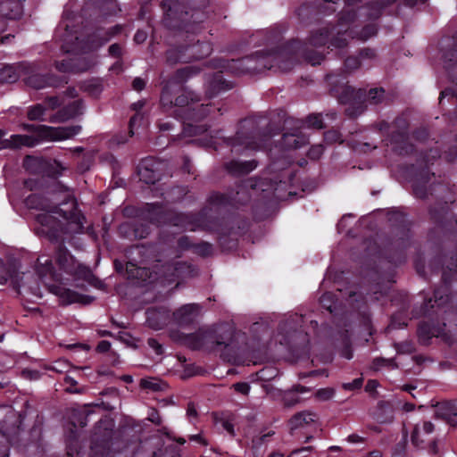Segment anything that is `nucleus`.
<instances>
[{"label": "nucleus", "mask_w": 457, "mask_h": 457, "mask_svg": "<svg viewBox=\"0 0 457 457\" xmlns=\"http://www.w3.org/2000/svg\"><path fill=\"white\" fill-rule=\"evenodd\" d=\"M454 414L453 406L448 403H440L436 405V415L444 419Z\"/></svg>", "instance_id": "obj_49"}, {"label": "nucleus", "mask_w": 457, "mask_h": 457, "mask_svg": "<svg viewBox=\"0 0 457 457\" xmlns=\"http://www.w3.org/2000/svg\"><path fill=\"white\" fill-rule=\"evenodd\" d=\"M433 431L434 425L430 421H424L421 425H416L411 434L412 444L418 447H422V445Z\"/></svg>", "instance_id": "obj_35"}, {"label": "nucleus", "mask_w": 457, "mask_h": 457, "mask_svg": "<svg viewBox=\"0 0 457 457\" xmlns=\"http://www.w3.org/2000/svg\"><path fill=\"white\" fill-rule=\"evenodd\" d=\"M140 386L145 389H151L153 391L162 390L160 381L155 378H145L141 379Z\"/></svg>", "instance_id": "obj_53"}, {"label": "nucleus", "mask_w": 457, "mask_h": 457, "mask_svg": "<svg viewBox=\"0 0 457 457\" xmlns=\"http://www.w3.org/2000/svg\"><path fill=\"white\" fill-rule=\"evenodd\" d=\"M412 137L419 142H425L429 137L428 130L426 128H417L412 131Z\"/></svg>", "instance_id": "obj_56"}, {"label": "nucleus", "mask_w": 457, "mask_h": 457, "mask_svg": "<svg viewBox=\"0 0 457 457\" xmlns=\"http://www.w3.org/2000/svg\"><path fill=\"white\" fill-rule=\"evenodd\" d=\"M187 344L194 349H214V326L200 328L187 337Z\"/></svg>", "instance_id": "obj_25"}, {"label": "nucleus", "mask_w": 457, "mask_h": 457, "mask_svg": "<svg viewBox=\"0 0 457 457\" xmlns=\"http://www.w3.org/2000/svg\"><path fill=\"white\" fill-rule=\"evenodd\" d=\"M125 271L128 279L138 280L131 286H150V283H145L146 278L150 277V270L145 267L138 266L135 261H128L125 264Z\"/></svg>", "instance_id": "obj_30"}, {"label": "nucleus", "mask_w": 457, "mask_h": 457, "mask_svg": "<svg viewBox=\"0 0 457 457\" xmlns=\"http://www.w3.org/2000/svg\"><path fill=\"white\" fill-rule=\"evenodd\" d=\"M414 267L417 271V273L420 277H425L427 275L426 271V264L423 257L421 255H418L414 260Z\"/></svg>", "instance_id": "obj_57"}, {"label": "nucleus", "mask_w": 457, "mask_h": 457, "mask_svg": "<svg viewBox=\"0 0 457 457\" xmlns=\"http://www.w3.org/2000/svg\"><path fill=\"white\" fill-rule=\"evenodd\" d=\"M82 100H74L60 108L51 119L52 122H64L74 119L82 112Z\"/></svg>", "instance_id": "obj_29"}, {"label": "nucleus", "mask_w": 457, "mask_h": 457, "mask_svg": "<svg viewBox=\"0 0 457 457\" xmlns=\"http://www.w3.org/2000/svg\"><path fill=\"white\" fill-rule=\"evenodd\" d=\"M409 120L403 116H397L392 124H390V128L393 127V130L389 131V133H403L409 134Z\"/></svg>", "instance_id": "obj_42"}, {"label": "nucleus", "mask_w": 457, "mask_h": 457, "mask_svg": "<svg viewBox=\"0 0 457 457\" xmlns=\"http://www.w3.org/2000/svg\"><path fill=\"white\" fill-rule=\"evenodd\" d=\"M442 58L449 79L457 86V35L453 37L451 47L444 51ZM445 99L450 104L454 105L453 112L457 119V87H446L441 91L439 104L442 108L445 106ZM444 158L448 162L457 160V135L455 144L444 152Z\"/></svg>", "instance_id": "obj_11"}, {"label": "nucleus", "mask_w": 457, "mask_h": 457, "mask_svg": "<svg viewBox=\"0 0 457 457\" xmlns=\"http://www.w3.org/2000/svg\"><path fill=\"white\" fill-rule=\"evenodd\" d=\"M146 322L155 330L162 329L170 320V313L166 309H148L146 312Z\"/></svg>", "instance_id": "obj_32"}, {"label": "nucleus", "mask_w": 457, "mask_h": 457, "mask_svg": "<svg viewBox=\"0 0 457 457\" xmlns=\"http://www.w3.org/2000/svg\"><path fill=\"white\" fill-rule=\"evenodd\" d=\"M304 122L303 129H323L324 123L320 114H310L304 120L300 119Z\"/></svg>", "instance_id": "obj_44"}, {"label": "nucleus", "mask_w": 457, "mask_h": 457, "mask_svg": "<svg viewBox=\"0 0 457 457\" xmlns=\"http://www.w3.org/2000/svg\"><path fill=\"white\" fill-rule=\"evenodd\" d=\"M24 0H3L4 11L1 12V16L8 20H18L23 14Z\"/></svg>", "instance_id": "obj_36"}, {"label": "nucleus", "mask_w": 457, "mask_h": 457, "mask_svg": "<svg viewBox=\"0 0 457 457\" xmlns=\"http://www.w3.org/2000/svg\"><path fill=\"white\" fill-rule=\"evenodd\" d=\"M145 106V101L139 100L136 103H133L130 106L131 110L135 111L136 113L129 119V127L135 128L137 124H139L143 120V114L141 113V110Z\"/></svg>", "instance_id": "obj_43"}, {"label": "nucleus", "mask_w": 457, "mask_h": 457, "mask_svg": "<svg viewBox=\"0 0 457 457\" xmlns=\"http://www.w3.org/2000/svg\"><path fill=\"white\" fill-rule=\"evenodd\" d=\"M33 276L36 277V286H56L57 282H60L59 286H67L62 281V275L55 270L52 260L46 256H39L37 259Z\"/></svg>", "instance_id": "obj_18"}, {"label": "nucleus", "mask_w": 457, "mask_h": 457, "mask_svg": "<svg viewBox=\"0 0 457 457\" xmlns=\"http://www.w3.org/2000/svg\"><path fill=\"white\" fill-rule=\"evenodd\" d=\"M199 72L200 69L195 66H186L177 70L172 79L167 81L162 88L160 104L163 112H170L173 109L174 95L178 90L179 84L185 82Z\"/></svg>", "instance_id": "obj_15"}, {"label": "nucleus", "mask_w": 457, "mask_h": 457, "mask_svg": "<svg viewBox=\"0 0 457 457\" xmlns=\"http://www.w3.org/2000/svg\"><path fill=\"white\" fill-rule=\"evenodd\" d=\"M46 108L42 104H37L29 107L27 116L29 120H46L44 114Z\"/></svg>", "instance_id": "obj_45"}, {"label": "nucleus", "mask_w": 457, "mask_h": 457, "mask_svg": "<svg viewBox=\"0 0 457 457\" xmlns=\"http://www.w3.org/2000/svg\"><path fill=\"white\" fill-rule=\"evenodd\" d=\"M354 13L349 12H341L338 15L337 24H328L326 27L312 30L308 37V41H302L307 46L308 51H312L320 55V59L319 62L312 64L303 55L297 54L295 60H294L293 66L302 61L315 66L320 64L325 59L324 54L314 49L313 47L323 46L328 44V48H337L339 50L345 49L348 45V40L344 37L343 26L347 25L354 18ZM299 41V39H297Z\"/></svg>", "instance_id": "obj_9"}, {"label": "nucleus", "mask_w": 457, "mask_h": 457, "mask_svg": "<svg viewBox=\"0 0 457 457\" xmlns=\"http://www.w3.org/2000/svg\"><path fill=\"white\" fill-rule=\"evenodd\" d=\"M195 267L186 262H178L173 267V276L180 278L185 277H192L195 274Z\"/></svg>", "instance_id": "obj_40"}, {"label": "nucleus", "mask_w": 457, "mask_h": 457, "mask_svg": "<svg viewBox=\"0 0 457 457\" xmlns=\"http://www.w3.org/2000/svg\"><path fill=\"white\" fill-rule=\"evenodd\" d=\"M69 366L70 365L68 361L60 360L55 361L52 366H50L49 370L62 373L65 371L69 368Z\"/></svg>", "instance_id": "obj_62"}, {"label": "nucleus", "mask_w": 457, "mask_h": 457, "mask_svg": "<svg viewBox=\"0 0 457 457\" xmlns=\"http://www.w3.org/2000/svg\"><path fill=\"white\" fill-rule=\"evenodd\" d=\"M233 388L237 392L247 395L250 391V385L246 382H238L233 385Z\"/></svg>", "instance_id": "obj_63"}, {"label": "nucleus", "mask_w": 457, "mask_h": 457, "mask_svg": "<svg viewBox=\"0 0 457 457\" xmlns=\"http://www.w3.org/2000/svg\"><path fill=\"white\" fill-rule=\"evenodd\" d=\"M150 226L138 221L123 223L120 227V232L129 239H143L150 234Z\"/></svg>", "instance_id": "obj_28"}, {"label": "nucleus", "mask_w": 457, "mask_h": 457, "mask_svg": "<svg viewBox=\"0 0 457 457\" xmlns=\"http://www.w3.org/2000/svg\"><path fill=\"white\" fill-rule=\"evenodd\" d=\"M300 398L292 391L287 392L284 395L283 402L287 407H292L299 403Z\"/></svg>", "instance_id": "obj_58"}, {"label": "nucleus", "mask_w": 457, "mask_h": 457, "mask_svg": "<svg viewBox=\"0 0 457 457\" xmlns=\"http://www.w3.org/2000/svg\"><path fill=\"white\" fill-rule=\"evenodd\" d=\"M189 190L186 186H174L166 192V199L171 203L181 202Z\"/></svg>", "instance_id": "obj_39"}, {"label": "nucleus", "mask_w": 457, "mask_h": 457, "mask_svg": "<svg viewBox=\"0 0 457 457\" xmlns=\"http://www.w3.org/2000/svg\"><path fill=\"white\" fill-rule=\"evenodd\" d=\"M27 129L40 140L49 141H61L71 138L81 131V126L79 125L53 128L46 125L30 124L27 126Z\"/></svg>", "instance_id": "obj_17"}, {"label": "nucleus", "mask_w": 457, "mask_h": 457, "mask_svg": "<svg viewBox=\"0 0 457 457\" xmlns=\"http://www.w3.org/2000/svg\"><path fill=\"white\" fill-rule=\"evenodd\" d=\"M134 135V128L129 126L128 132H120L114 135L112 138V142L117 145H123L128 142L129 138L132 137Z\"/></svg>", "instance_id": "obj_51"}, {"label": "nucleus", "mask_w": 457, "mask_h": 457, "mask_svg": "<svg viewBox=\"0 0 457 457\" xmlns=\"http://www.w3.org/2000/svg\"><path fill=\"white\" fill-rule=\"evenodd\" d=\"M320 304L331 313L337 310V300H335L331 293L328 292L322 295L320 297Z\"/></svg>", "instance_id": "obj_48"}, {"label": "nucleus", "mask_w": 457, "mask_h": 457, "mask_svg": "<svg viewBox=\"0 0 457 457\" xmlns=\"http://www.w3.org/2000/svg\"><path fill=\"white\" fill-rule=\"evenodd\" d=\"M123 30V26L117 24L111 28H109L105 32L104 35L102 37L98 33V31L93 33L92 35L87 36L86 40H80L79 37H75V43L72 46L68 47L66 45H63L62 46V49L65 52H89L92 50H95L100 46H102L104 44L111 40L113 37L120 34Z\"/></svg>", "instance_id": "obj_16"}, {"label": "nucleus", "mask_w": 457, "mask_h": 457, "mask_svg": "<svg viewBox=\"0 0 457 457\" xmlns=\"http://www.w3.org/2000/svg\"><path fill=\"white\" fill-rule=\"evenodd\" d=\"M341 278H342V273L335 272L333 274L332 270L328 269V271H327V274L325 276L324 280L320 284V286H323V283H324L325 280H328V281H329L331 283H334V284L339 283Z\"/></svg>", "instance_id": "obj_61"}, {"label": "nucleus", "mask_w": 457, "mask_h": 457, "mask_svg": "<svg viewBox=\"0 0 457 457\" xmlns=\"http://www.w3.org/2000/svg\"><path fill=\"white\" fill-rule=\"evenodd\" d=\"M21 78V72L20 71L19 64L14 65H4L0 68V83H13Z\"/></svg>", "instance_id": "obj_38"}, {"label": "nucleus", "mask_w": 457, "mask_h": 457, "mask_svg": "<svg viewBox=\"0 0 457 457\" xmlns=\"http://www.w3.org/2000/svg\"><path fill=\"white\" fill-rule=\"evenodd\" d=\"M21 79L26 86L34 89L63 87L68 83L65 76L53 73H43L41 66L37 62H22L19 63Z\"/></svg>", "instance_id": "obj_13"}, {"label": "nucleus", "mask_w": 457, "mask_h": 457, "mask_svg": "<svg viewBox=\"0 0 457 457\" xmlns=\"http://www.w3.org/2000/svg\"><path fill=\"white\" fill-rule=\"evenodd\" d=\"M113 443L110 440L103 439L101 442L94 439L89 457H114L115 453L112 450Z\"/></svg>", "instance_id": "obj_37"}, {"label": "nucleus", "mask_w": 457, "mask_h": 457, "mask_svg": "<svg viewBox=\"0 0 457 457\" xmlns=\"http://www.w3.org/2000/svg\"><path fill=\"white\" fill-rule=\"evenodd\" d=\"M386 215L393 228V237L383 250L376 247V253L381 254L389 263L397 266L406 261V251L411 245V223L406 213L400 209H390ZM374 245L377 246L376 244Z\"/></svg>", "instance_id": "obj_10"}, {"label": "nucleus", "mask_w": 457, "mask_h": 457, "mask_svg": "<svg viewBox=\"0 0 457 457\" xmlns=\"http://www.w3.org/2000/svg\"><path fill=\"white\" fill-rule=\"evenodd\" d=\"M361 65V62L359 56H348L344 61V66L348 72L358 69Z\"/></svg>", "instance_id": "obj_52"}, {"label": "nucleus", "mask_w": 457, "mask_h": 457, "mask_svg": "<svg viewBox=\"0 0 457 457\" xmlns=\"http://www.w3.org/2000/svg\"><path fill=\"white\" fill-rule=\"evenodd\" d=\"M325 80L328 86L329 94L336 97L340 104L357 105L360 112L363 109V104H378L385 101L386 91L383 87L355 89L348 85L345 72L337 71L328 73Z\"/></svg>", "instance_id": "obj_8"}, {"label": "nucleus", "mask_w": 457, "mask_h": 457, "mask_svg": "<svg viewBox=\"0 0 457 457\" xmlns=\"http://www.w3.org/2000/svg\"><path fill=\"white\" fill-rule=\"evenodd\" d=\"M264 184L259 180L248 179L240 181L227 193L212 192L208 197V204L219 213H224L220 221L215 225V232L219 234L218 242L223 249H232L237 242L230 236L235 229H243L245 220L239 217L237 210L240 206L246 205L251 201L250 189L261 188Z\"/></svg>", "instance_id": "obj_6"}, {"label": "nucleus", "mask_w": 457, "mask_h": 457, "mask_svg": "<svg viewBox=\"0 0 457 457\" xmlns=\"http://www.w3.org/2000/svg\"><path fill=\"white\" fill-rule=\"evenodd\" d=\"M30 273L21 271V262L10 258L5 262L0 259V285L10 283L9 286H26Z\"/></svg>", "instance_id": "obj_20"}, {"label": "nucleus", "mask_w": 457, "mask_h": 457, "mask_svg": "<svg viewBox=\"0 0 457 457\" xmlns=\"http://www.w3.org/2000/svg\"><path fill=\"white\" fill-rule=\"evenodd\" d=\"M45 104L48 106V108L54 110L61 105V100L58 96H48L45 100Z\"/></svg>", "instance_id": "obj_64"}, {"label": "nucleus", "mask_w": 457, "mask_h": 457, "mask_svg": "<svg viewBox=\"0 0 457 457\" xmlns=\"http://www.w3.org/2000/svg\"><path fill=\"white\" fill-rule=\"evenodd\" d=\"M377 129L382 135H386L393 145V152L400 156H409L415 153V145L410 142L409 134L389 133L390 123L386 120H380L376 124Z\"/></svg>", "instance_id": "obj_19"}, {"label": "nucleus", "mask_w": 457, "mask_h": 457, "mask_svg": "<svg viewBox=\"0 0 457 457\" xmlns=\"http://www.w3.org/2000/svg\"><path fill=\"white\" fill-rule=\"evenodd\" d=\"M163 166L162 162L152 156L142 159L137 166L139 179L145 184H155L162 179Z\"/></svg>", "instance_id": "obj_21"}, {"label": "nucleus", "mask_w": 457, "mask_h": 457, "mask_svg": "<svg viewBox=\"0 0 457 457\" xmlns=\"http://www.w3.org/2000/svg\"><path fill=\"white\" fill-rule=\"evenodd\" d=\"M233 87V83L224 78L223 71H219L207 76L205 94L209 98H212L232 89Z\"/></svg>", "instance_id": "obj_24"}, {"label": "nucleus", "mask_w": 457, "mask_h": 457, "mask_svg": "<svg viewBox=\"0 0 457 457\" xmlns=\"http://www.w3.org/2000/svg\"><path fill=\"white\" fill-rule=\"evenodd\" d=\"M203 307L198 303L184 304L172 313L173 320L179 326H188L198 320Z\"/></svg>", "instance_id": "obj_27"}, {"label": "nucleus", "mask_w": 457, "mask_h": 457, "mask_svg": "<svg viewBox=\"0 0 457 457\" xmlns=\"http://www.w3.org/2000/svg\"><path fill=\"white\" fill-rule=\"evenodd\" d=\"M213 326L215 337L214 349L236 348V341L238 335L236 333L234 328L228 323L215 324Z\"/></svg>", "instance_id": "obj_23"}, {"label": "nucleus", "mask_w": 457, "mask_h": 457, "mask_svg": "<svg viewBox=\"0 0 457 457\" xmlns=\"http://www.w3.org/2000/svg\"><path fill=\"white\" fill-rule=\"evenodd\" d=\"M200 96L193 91L183 90L174 99L173 113L179 117L182 127V134L185 137H195L206 133L205 145L219 151L220 148L225 146L223 138L219 137L220 130L208 132L211 127L207 122H203L204 119L212 113L219 112L222 115L221 108L214 107L211 104H199Z\"/></svg>", "instance_id": "obj_7"}, {"label": "nucleus", "mask_w": 457, "mask_h": 457, "mask_svg": "<svg viewBox=\"0 0 457 457\" xmlns=\"http://www.w3.org/2000/svg\"><path fill=\"white\" fill-rule=\"evenodd\" d=\"M304 122L299 119L287 117L284 120L283 129L279 124L270 120L265 116L248 117L239 122L237 131L233 137H224L225 147L235 154H244L246 151H256L262 148H268L270 145L274 136L278 135L283 130L282 137L276 148L281 151L279 157L273 158L272 149H270L271 162L270 169L271 170H280V172L270 179L267 188H262V191L270 190L275 197L280 198L278 194L281 190H286L293 179V174L287 170V167L291 163L290 158L285 153L286 150L299 149L309 144L308 136L303 131Z\"/></svg>", "instance_id": "obj_2"}, {"label": "nucleus", "mask_w": 457, "mask_h": 457, "mask_svg": "<svg viewBox=\"0 0 457 457\" xmlns=\"http://www.w3.org/2000/svg\"><path fill=\"white\" fill-rule=\"evenodd\" d=\"M297 54L303 55L312 64L320 59L316 53L308 51L304 44L298 40H289L238 59H212L211 63L216 69H223L236 75L256 74L276 67L291 69Z\"/></svg>", "instance_id": "obj_5"}, {"label": "nucleus", "mask_w": 457, "mask_h": 457, "mask_svg": "<svg viewBox=\"0 0 457 457\" xmlns=\"http://www.w3.org/2000/svg\"><path fill=\"white\" fill-rule=\"evenodd\" d=\"M194 244L188 236H181L177 240V246L181 251H192Z\"/></svg>", "instance_id": "obj_55"}, {"label": "nucleus", "mask_w": 457, "mask_h": 457, "mask_svg": "<svg viewBox=\"0 0 457 457\" xmlns=\"http://www.w3.org/2000/svg\"><path fill=\"white\" fill-rule=\"evenodd\" d=\"M441 156L442 153L437 148L421 153L416 162L408 167L407 172L416 198L424 200L428 195L436 198V203L428 208L429 219L455 242L454 250L448 253L441 250L428 263L431 273L441 276L443 286H453L457 284V217L453 212L454 195L447 184L436 182V175L429 168Z\"/></svg>", "instance_id": "obj_1"}, {"label": "nucleus", "mask_w": 457, "mask_h": 457, "mask_svg": "<svg viewBox=\"0 0 457 457\" xmlns=\"http://www.w3.org/2000/svg\"><path fill=\"white\" fill-rule=\"evenodd\" d=\"M263 39H264V44H272V43H278L281 38H282V36H281V32L277 29H271L270 30H266V31H262L260 33Z\"/></svg>", "instance_id": "obj_47"}, {"label": "nucleus", "mask_w": 457, "mask_h": 457, "mask_svg": "<svg viewBox=\"0 0 457 457\" xmlns=\"http://www.w3.org/2000/svg\"><path fill=\"white\" fill-rule=\"evenodd\" d=\"M361 62L363 60H372L376 57V51L372 48H362L359 51L358 54Z\"/></svg>", "instance_id": "obj_60"}, {"label": "nucleus", "mask_w": 457, "mask_h": 457, "mask_svg": "<svg viewBox=\"0 0 457 457\" xmlns=\"http://www.w3.org/2000/svg\"><path fill=\"white\" fill-rule=\"evenodd\" d=\"M55 69L60 72H74L75 64L73 60H62L54 62Z\"/></svg>", "instance_id": "obj_50"}, {"label": "nucleus", "mask_w": 457, "mask_h": 457, "mask_svg": "<svg viewBox=\"0 0 457 457\" xmlns=\"http://www.w3.org/2000/svg\"><path fill=\"white\" fill-rule=\"evenodd\" d=\"M24 204L29 209L45 212L37 214L36 220L42 226V231L49 241L56 245V262L60 270L72 278L75 282L72 286H85V283L87 286H104L92 270L79 263L64 245L66 230L82 234L85 229L86 218L79 210L76 201L52 205L41 194L33 193L24 199Z\"/></svg>", "instance_id": "obj_3"}, {"label": "nucleus", "mask_w": 457, "mask_h": 457, "mask_svg": "<svg viewBox=\"0 0 457 457\" xmlns=\"http://www.w3.org/2000/svg\"><path fill=\"white\" fill-rule=\"evenodd\" d=\"M316 420V413L310 411H304L295 414L290 419L289 427L292 431L299 428H304L309 427L312 423H315Z\"/></svg>", "instance_id": "obj_34"}, {"label": "nucleus", "mask_w": 457, "mask_h": 457, "mask_svg": "<svg viewBox=\"0 0 457 457\" xmlns=\"http://www.w3.org/2000/svg\"><path fill=\"white\" fill-rule=\"evenodd\" d=\"M164 226L176 227L183 231L189 230L195 232L198 229L215 231V228L208 224L205 209H202L199 212H185L169 208Z\"/></svg>", "instance_id": "obj_14"}, {"label": "nucleus", "mask_w": 457, "mask_h": 457, "mask_svg": "<svg viewBox=\"0 0 457 457\" xmlns=\"http://www.w3.org/2000/svg\"><path fill=\"white\" fill-rule=\"evenodd\" d=\"M169 208H165L162 203H145L140 209L141 216L151 224L157 227L164 226Z\"/></svg>", "instance_id": "obj_26"}, {"label": "nucleus", "mask_w": 457, "mask_h": 457, "mask_svg": "<svg viewBox=\"0 0 457 457\" xmlns=\"http://www.w3.org/2000/svg\"><path fill=\"white\" fill-rule=\"evenodd\" d=\"M124 52L122 45L119 43L112 44L108 48L109 55L116 59H122Z\"/></svg>", "instance_id": "obj_54"}, {"label": "nucleus", "mask_w": 457, "mask_h": 457, "mask_svg": "<svg viewBox=\"0 0 457 457\" xmlns=\"http://www.w3.org/2000/svg\"><path fill=\"white\" fill-rule=\"evenodd\" d=\"M214 249L212 244L206 242V241H201L199 243H195L192 253L203 257L207 258L213 254Z\"/></svg>", "instance_id": "obj_41"}, {"label": "nucleus", "mask_w": 457, "mask_h": 457, "mask_svg": "<svg viewBox=\"0 0 457 457\" xmlns=\"http://www.w3.org/2000/svg\"><path fill=\"white\" fill-rule=\"evenodd\" d=\"M258 165L257 161L250 160V161H238L232 160L224 164V167L228 173L233 176H244L249 174L254 169H256Z\"/></svg>", "instance_id": "obj_31"}, {"label": "nucleus", "mask_w": 457, "mask_h": 457, "mask_svg": "<svg viewBox=\"0 0 457 457\" xmlns=\"http://www.w3.org/2000/svg\"><path fill=\"white\" fill-rule=\"evenodd\" d=\"M22 137L20 135H12L11 139L0 138V150L12 149L19 147L22 144Z\"/></svg>", "instance_id": "obj_46"}, {"label": "nucleus", "mask_w": 457, "mask_h": 457, "mask_svg": "<svg viewBox=\"0 0 457 457\" xmlns=\"http://www.w3.org/2000/svg\"><path fill=\"white\" fill-rule=\"evenodd\" d=\"M449 287H436L433 295L434 298H429L424 306V312H429L430 309L443 308L446 303H448L449 298Z\"/></svg>", "instance_id": "obj_33"}, {"label": "nucleus", "mask_w": 457, "mask_h": 457, "mask_svg": "<svg viewBox=\"0 0 457 457\" xmlns=\"http://www.w3.org/2000/svg\"><path fill=\"white\" fill-rule=\"evenodd\" d=\"M163 25L169 29L178 31L183 42L170 47L166 51L169 64L190 62L208 57L212 53V45L209 41L195 39V35L205 29L207 12L202 8H191L175 0H162Z\"/></svg>", "instance_id": "obj_4"}, {"label": "nucleus", "mask_w": 457, "mask_h": 457, "mask_svg": "<svg viewBox=\"0 0 457 457\" xmlns=\"http://www.w3.org/2000/svg\"><path fill=\"white\" fill-rule=\"evenodd\" d=\"M79 292L70 287H16V293L21 296L22 301L34 303L43 298L46 294L55 295L62 304L91 303L96 296L87 294L86 287H79Z\"/></svg>", "instance_id": "obj_12"}, {"label": "nucleus", "mask_w": 457, "mask_h": 457, "mask_svg": "<svg viewBox=\"0 0 457 457\" xmlns=\"http://www.w3.org/2000/svg\"><path fill=\"white\" fill-rule=\"evenodd\" d=\"M315 395L320 400L327 401L333 397V395H335V390L329 387L321 388L319 389Z\"/></svg>", "instance_id": "obj_59"}, {"label": "nucleus", "mask_w": 457, "mask_h": 457, "mask_svg": "<svg viewBox=\"0 0 457 457\" xmlns=\"http://www.w3.org/2000/svg\"><path fill=\"white\" fill-rule=\"evenodd\" d=\"M457 326V314L454 320ZM418 333L420 337L428 340L431 337H440L448 344H453L457 339V332L446 329V323L441 326L431 325L428 322H423L419 326Z\"/></svg>", "instance_id": "obj_22"}]
</instances>
